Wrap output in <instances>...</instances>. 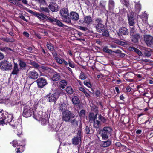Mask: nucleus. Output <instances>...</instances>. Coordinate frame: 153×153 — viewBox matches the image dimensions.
Segmentation results:
<instances>
[{"label":"nucleus","mask_w":153,"mask_h":153,"mask_svg":"<svg viewBox=\"0 0 153 153\" xmlns=\"http://www.w3.org/2000/svg\"><path fill=\"white\" fill-rule=\"evenodd\" d=\"M81 132L80 130H79L77 133L76 137H74L72 139V143L74 145H77L79 144L81 141Z\"/></svg>","instance_id":"10"},{"label":"nucleus","mask_w":153,"mask_h":153,"mask_svg":"<svg viewBox=\"0 0 153 153\" xmlns=\"http://www.w3.org/2000/svg\"><path fill=\"white\" fill-rule=\"evenodd\" d=\"M117 34L119 36L127 35L129 34V31L127 28L122 27L119 29Z\"/></svg>","instance_id":"15"},{"label":"nucleus","mask_w":153,"mask_h":153,"mask_svg":"<svg viewBox=\"0 0 153 153\" xmlns=\"http://www.w3.org/2000/svg\"><path fill=\"white\" fill-rule=\"evenodd\" d=\"M24 35L26 37H28L29 36V34L27 32H24L23 33Z\"/></svg>","instance_id":"61"},{"label":"nucleus","mask_w":153,"mask_h":153,"mask_svg":"<svg viewBox=\"0 0 153 153\" xmlns=\"http://www.w3.org/2000/svg\"><path fill=\"white\" fill-rule=\"evenodd\" d=\"M52 51V54H53V56L55 57H56L57 55V53L56 52L54 51Z\"/></svg>","instance_id":"63"},{"label":"nucleus","mask_w":153,"mask_h":153,"mask_svg":"<svg viewBox=\"0 0 153 153\" xmlns=\"http://www.w3.org/2000/svg\"><path fill=\"white\" fill-rule=\"evenodd\" d=\"M47 47L51 51H53L54 50V48L52 44L50 43H47Z\"/></svg>","instance_id":"33"},{"label":"nucleus","mask_w":153,"mask_h":153,"mask_svg":"<svg viewBox=\"0 0 153 153\" xmlns=\"http://www.w3.org/2000/svg\"><path fill=\"white\" fill-rule=\"evenodd\" d=\"M66 91L69 94H71L73 92V90L70 86H68L66 88Z\"/></svg>","instance_id":"30"},{"label":"nucleus","mask_w":153,"mask_h":153,"mask_svg":"<svg viewBox=\"0 0 153 153\" xmlns=\"http://www.w3.org/2000/svg\"><path fill=\"white\" fill-rule=\"evenodd\" d=\"M135 18L131 19L130 20H128L129 25L131 26H133L135 23Z\"/></svg>","instance_id":"35"},{"label":"nucleus","mask_w":153,"mask_h":153,"mask_svg":"<svg viewBox=\"0 0 153 153\" xmlns=\"http://www.w3.org/2000/svg\"><path fill=\"white\" fill-rule=\"evenodd\" d=\"M87 78V76L85 74L82 72H81L79 76V78L82 80H85Z\"/></svg>","instance_id":"37"},{"label":"nucleus","mask_w":153,"mask_h":153,"mask_svg":"<svg viewBox=\"0 0 153 153\" xmlns=\"http://www.w3.org/2000/svg\"><path fill=\"white\" fill-rule=\"evenodd\" d=\"M68 19H69V22H67V23H71V20L73 21H77L79 19V16L78 13L75 12L71 11L69 13V16L68 17Z\"/></svg>","instance_id":"9"},{"label":"nucleus","mask_w":153,"mask_h":153,"mask_svg":"<svg viewBox=\"0 0 153 153\" xmlns=\"http://www.w3.org/2000/svg\"><path fill=\"white\" fill-rule=\"evenodd\" d=\"M144 54L147 57H149L151 56L150 52L147 50L145 51Z\"/></svg>","instance_id":"46"},{"label":"nucleus","mask_w":153,"mask_h":153,"mask_svg":"<svg viewBox=\"0 0 153 153\" xmlns=\"http://www.w3.org/2000/svg\"><path fill=\"white\" fill-rule=\"evenodd\" d=\"M0 50L6 52L10 50L13 51V50L11 48L7 47H0Z\"/></svg>","instance_id":"32"},{"label":"nucleus","mask_w":153,"mask_h":153,"mask_svg":"<svg viewBox=\"0 0 153 153\" xmlns=\"http://www.w3.org/2000/svg\"><path fill=\"white\" fill-rule=\"evenodd\" d=\"M26 49H27L29 52L32 53L33 52V48L31 47L27 46L26 48Z\"/></svg>","instance_id":"50"},{"label":"nucleus","mask_w":153,"mask_h":153,"mask_svg":"<svg viewBox=\"0 0 153 153\" xmlns=\"http://www.w3.org/2000/svg\"><path fill=\"white\" fill-rule=\"evenodd\" d=\"M59 96V93L56 92L53 94L49 93L45 96L47 102L50 103H55Z\"/></svg>","instance_id":"4"},{"label":"nucleus","mask_w":153,"mask_h":153,"mask_svg":"<svg viewBox=\"0 0 153 153\" xmlns=\"http://www.w3.org/2000/svg\"><path fill=\"white\" fill-rule=\"evenodd\" d=\"M29 77L33 79H36L39 76L38 73L35 71H31L28 73Z\"/></svg>","instance_id":"18"},{"label":"nucleus","mask_w":153,"mask_h":153,"mask_svg":"<svg viewBox=\"0 0 153 153\" xmlns=\"http://www.w3.org/2000/svg\"><path fill=\"white\" fill-rule=\"evenodd\" d=\"M12 143L13 146L14 147H16V145L17 144V141L16 140H14L13 141Z\"/></svg>","instance_id":"60"},{"label":"nucleus","mask_w":153,"mask_h":153,"mask_svg":"<svg viewBox=\"0 0 153 153\" xmlns=\"http://www.w3.org/2000/svg\"><path fill=\"white\" fill-rule=\"evenodd\" d=\"M13 118V114H9L8 115L7 117L5 118V120L8 123H9L12 122V120H14Z\"/></svg>","instance_id":"26"},{"label":"nucleus","mask_w":153,"mask_h":153,"mask_svg":"<svg viewBox=\"0 0 153 153\" xmlns=\"http://www.w3.org/2000/svg\"><path fill=\"white\" fill-rule=\"evenodd\" d=\"M35 1L38 3H39L41 4H43L44 3H45V0H34Z\"/></svg>","instance_id":"52"},{"label":"nucleus","mask_w":153,"mask_h":153,"mask_svg":"<svg viewBox=\"0 0 153 153\" xmlns=\"http://www.w3.org/2000/svg\"><path fill=\"white\" fill-rule=\"evenodd\" d=\"M68 64L69 66L71 68H74L75 66L74 63L71 61H68Z\"/></svg>","instance_id":"47"},{"label":"nucleus","mask_w":153,"mask_h":153,"mask_svg":"<svg viewBox=\"0 0 153 153\" xmlns=\"http://www.w3.org/2000/svg\"><path fill=\"white\" fill-rule=\"evenodd\" d=\"M69 122H70L71 126L74 128H76L78 126L79 120L75 117L71 119Z\"/></svg>","instance_id":"19"},{"label":"nucleus","mask_w":153,"mask_h":153,"mask_svg":"<svg viewBox=\"0 0 153 153\" xmlns=\"http://www.w3.org/2000/svg\"><path fill=\"white\" fill-rule=\"evenodd\" d=\"M102 23V22L100 18H97L95 19L94 26L96 30L99 33H102L106 27Z\"/></svg>","instance_id":"3"},{"label":"nucleus","mask_w":153,"mask_h":153,"mask_svg":"<svg viewBox=\"0 0 153 153\" xmlns=\"http://www.w3.org/2000/svg\"><path fill=\"white\" fill-rule=\"evenodd\" d=\"M36 81L39 88H42L48 84L46 80L43 78H39Z\"/></svg>","instance_id":"11"},{"label":"nucleus","mask_w":153,"mask_h":153,"mask_svg":"<svg viewBox=\"0 0 153 153\" xmlns=\"http://www.w3.org/2000/svg\"><path fill=\"white\" fill-rule=\"evenodd\" d=\"M85 115V111L84 110H82L80 111L79 113V116L81 117H84Z\"/></svg>","instance_id":"45"},{"label":"nucleus","mask_w":153,"mask_h":153,"mask_svg":"<svg viewBox=\"0 0 153 153\" xmlns=\"http://www.w3.org/2000/svg\"><path fill=\"white\" fill-rule=\"evenodd\" d=\"M103 51L107 53L108 51H110V49H108L107 46H105L102 49Z\"/></svg>","instance_id":"53"},{"label":"nucleus","mask_w":153,"mask_h":153,"mask_svg":"<svg viewBox=\"0 0 153 153\" xmlns=\"http://www.w3.org/2000/svg\"><path fill=\"white\" fill-rule=\"evenodd\" d=\"M111 142L109 140L103 141L101 144V146L103 147H106L109 146L111 144Z\"/></svg>","instance_id":"24"},{"label":"nucleus","mask_w":153,"mask_h":153,"mask_svg":"<svg viewBox=\"0 0 153 153\" xmlns=\"http://www.w3.org/2000/svg\"><path fill=\"white\" fill-rule=\"evenodd\" d=\"M115 42L122 46H124L126 44L125 42L120 40H116L115 41Z\"/></svg>","instance_id":"34"},{"label":"nucleus","mask_w":153,"mask_h":153,"mask_svg":"<svg viewBox=\"0 0 153 153\" xmlns=\"http://www.w3.org/2000/svg\"><path fill=\"white\" fill-rule=\"evenodd\" d=\"M88 118L89 120H94V127L96 128H98L101 125L100 122L105 123L107 120L100 114L97 113L95 115L94 113H90L89 114Z\"/></svg>","instance_id":"1"},{"label":"nucleus","mask_w":153,"mask_h":153,"mask_svg":"<svg viewBox=\"0 0 153 153\" xmlns=\"http://www.w3.org/2000/svg\"><path fill=\"white\" fill-rule=\"evenodd\" d=\"M142 60L144 62H149L150 63L152 62L151 60L148 59H143Z\"/></svg>","instance_id":"57"},{"label":"nucleus","mask_w":153,"mask_h":153,"mask_svg":"<svg viewBox=\"0 0 153 153\" xmlns=\"http://www.w3.org/2000/svg\"><path fill=\"white\" fill-rule=\"evenodd\" d=\"M19 64L20 67V69H24L26 66V63L21 60L19 61Z\"/></svg>","instance_id":"27"},{"label":"nucleus","mask_w":153,"mask_h":153,"mask_svg":"<svg viewBox=\"0 0 153 153\" xmlns=\"http://www.w3.org/2000/svg\"><path fill=\"white\" fill-rule=\"evenodd\" d=\"M136 14L135 13L131 12L130 13L127 14L128 20L134 19L135 18Z\"/></svg>","instance_id":"25"},{"label":"nucleus","mask_w":153,"mask_h":153,"mask_svg":"<svg viewBox=\"0 0 153 153\" xmlns=\"http://www.w3.org/2000/svg\"><path fill=\"white\" fill-rule=\"evenodd\" d=\"M130 34L134 37V39L133 40L134 41V42H136L138 41L137 38L139 37V35L138 34H136L135 33V30L134 27L132 28H131L130 30Z\"/></svg>","instance_id":"17"},{"label":"nucleus","mask_w":153,"mask_h":153,"mask_svg":"<svg viewBox=\"0 0 153 153\" xmlns=\"http://www.w3.org/2000/svg\"><path fill=\"white\" fill-rule=\"evenodd\" d=\"M8 1L16 5V0H9Z\"/></svg>","instance_id":"55"},{"label":"nucleus","mask_w":153,"mask_h":153,"mask_svg":"<svg viewBox=\"0 0 153 153\" xmlns=\"http://www.w3.org/2000/svg\"><path fill=\"white\" fill-rule=\"evenodd\" d=\"M102 35L106 37H108L109 36V34L108 31L107 30L106 28L103 32Z\"/></svg>","instance_id":"38"},{"label":"nucleus","mask_w":153,"mask_h":153,"mask_svg":"<svg viewBox=\"0 0 153 153\" xmlns=\"http://www.w3.org/2000/svg\"><path fill=\"white\" fill-rule=\"evenodd\" d=\"M131 88L130 86H128L126 88V90L127 92H129L131 91Z\"/></svg>","instance_id":"58"},{"label":"nucleus","mask_w":153,"mask_h":153,"mask_svg":"<svg viewBox=\"0 0 153 153\" xmlns=\"http://www.w3.org/2000/svg\"><path fill=\"white\" fill-rule=\"evenodd\" d=\"M134 52L137 53L140 56H142L143 55V54L142 52L138 49L136 48H135Z\"/></svg>","instance_id":"40"},{"label":"nucleus","mask_w":153,"mask_h":153,"mask_svg":"<svg viewBox=\"0 0 153 153\" xmlns=\"http://www.w3.org/2000/svg\"><path fill=\"white\" fill-rule=\"evenodd\" d=\"M54 59L58 63L60 64H62L63 59H62L57 57H55Z\"/></svg>","instance_id":"39"},{"label":"nucleus","mask_w":153,"mask_h":153,"mask_svg":"<svg viewBox=\"0 0 153 153\" xmlns=\"http://www.w3.org/2000/svg\"><path fill=\"white\" fill-rule=\"evenodd\" d=\"M42 125H46L47 122V120L45 118H42L41 120Z\"/></svg>","instance_id":"44"},{"label":"nucleus","mask_w":153,"mask_h":153,"mask_svg":"<svg viewBox=\"0 0 153 153\" xmlns=\"http://www.w3.org/2000/svg\"><path fill=\"white\" fill-rule=\"evenodd\" d=\"M30 63L31 65L35 68H38L39 67V65L38 64L34 61H31L30 62Z\"/></svg>","instance_id":"41"},{"label":"nucleus","mask_w":153,"mask_h":153,"mask_svg":"<svg viewBox=\"0 0 153 153\" xmlns=\"http://www.w3.org/2000/svg\"><path fill=\"white\" fill-rule=\"evenodd\" d=\"M112 130V129L110 127H105L99 131V134L103 140H106L108 138L109 136L111 135Z\"/></svg>","instance_id":"2"},{"label":"nucleus","mask_w":153,"mask_h":153,"mask_svg":"<svg viewBox=\"0 0 153 153\" xmlns=\"http://www.w3.org/2000/svg\"><path fill=\"white\" fill-rule=\"evenodd\" d=\"M20 18L23 19V20L27 22V20L26 19L25 17L23 15H21L19 16Z\"/></svg>","instance_id":"62"},{"label":"nucleus","mask_w":153,"mask_h":153,"mask_svg":"<svg viewBox=\"0 0 153 153\" xmlns=\"http://www.w3.org/2000/svg\"><path fill=\"white\" fill-rule=\"evenodd\" d=\"M67 85V82L66 80H63L59 82V87L62 89H64L65 87Z\"/></svg>","instance_id":"23"},{"label":"nucleus","mask_w":153,"mask_h":153,"mask_svg":"<svg viewBox=\"0 0 153 153\" xmlns=\"http://www.w3.org/2000/svg\"><path fill=\"white\" fill-rule=\"evenodd\" d=\"M39 10L40 12H45L48 13H49L50 11L47 7H40Z\"/></svg>","instance_id":"31"},{"label":"nucleus","mask_w":153,"mask_h":153,"mask_svg":"<svg viewBox=\"0 0 153 153\" xmlns=\"http://www.w3.org/2000/svg\"><path fill=\"white\" fill-rule=\"evenodd\" d=\"M12 68V64L7 60H4L0 62V68L3 71L10 70Z\"/></svg>","instance_id":"6"},{"label":"nucleus","mask_w":153,"mask_h":153,"mask_svg":"<svg viewBox=\"0 0 153 153\" xmlns=\"http://www.w3.org/2000/svg\"><path fill=\"white\" fill-rule=\"evenodd\" d=\"M59 109L61 111H65L67 109V105L64 102H61L59 105Z\"/></svg>","instance_id":"21"},{"label":"nucleus","mask_w":153,"mask_h":153,"mask_svg":"<svg viewBox=\"0 0 153 153\" xmlns=\"http://www.w3.org/2000/svg\"><path fill=\"white\" fill-rule=\"evenodd\" d=\"M46 19H48L52 22H54L55 21V18H52L50 17H48L47 16V17H46Z\"/></svg>","instance_id":"51"},{"label":"nucleus","mask_w":153,"mask_h":153,"mask_svg":"<svg viewBox=\"0 0 153 153\" xmlns=\"http://www.w3.org/2000/svg\"><path fill=\"white\" fill-rule=\"evenodd\" d=\"M60 78V76L59 73L56 72L54 74L51 78L52 80L54 81L59 80Z\"/></svg>","instance_id":"22"},{"label":"nucleus","mask_w":153,"mask_h":153,"mask_svg":"<svg viewBox=\"0 0 153 153\" xmlns=\"http://www.w3.org/2000/svg\"><path fill=\"white\" fill-rule=\"evenodd\" d=\"M83 83L85 85L89 88H91V83L86 80Z\"/></svg>","instance_id":"42"},{"label":"nucleus","mask_w":153,"mask_h":153,"mask_svg":"<svg viewBox=\"0 0 153 153\" xmlns=\"http://www.w3.org/2000/svg\"><path fill=\"white\" fill-rule=\"evenodd\" d=\"M20 68H18V65L16 63H14L13 70L11 73V74L17 75L20 71Z\"/></svg>","instance_id":"20"},{"label":"nucleus","mask_w":153,"mask_h":153,"mask_svg":"<svg viewBox=\"0 0 153 153\" xmlns=\"http://www.w3.org/2000/svg\"><path fill=\"white\" fill-rule=\"evenodd\" d=\"M85 132L86 133L88 134L90 133V128L86 126L85 128Z\"/></svg>","instance_id":"54"},{"label":"nucleus","mask_w":153,"mask_h":153,"mask_svg":"<svg viewBox=\"0 0 153 153\" xmlns=\"http://www.w3.org/2000/svg\"><path fill=\"white\" fill-rule=\"evenodd\" d=\"M79 21L82 23H85L88 25H89L93 22L92 18L89 16H85L83 20H80Z\"/></svg>","instance_id":"16"},{"label":"nucleus","mask_w":153,"mask_h":153,"mask_svg":"<svg viewBox=\"0 0 153 153\" xmlns=\"http://www.w3.org/2000/svg\"><path fill=\"white\" fill-rule=\"evenodd\" d=\"M79 89L80 91H82L84 93L86 91L85 89L82 87H79Z\"/></svg>","instance_id":"56"},{"label":"nucleus","mask_w":153,"mask_h":153,"mask_svg":"<svg viewBox=\"0 0 153 153\" xmlns=\"http://www.w3.org/2000/svg\"><path fill=\"white\" fill-rule=\"evenodd\" d=\"M72 102L74 104L76 105L79 103L80 100L77 97L74 96L72 98Z\"/></svg>","instance_id":"28"},{"label":"nucleus","mask_w":153,"mask_h":153,"mask_svg":"<svg viewBox=\"0 0 153 153\" xmlns=\"http://www.w3.org/2000/svg\"><path fill=\"white\" fill-rule=\"evenodd\" d=\"M144 40L148 46H150L153 43V37L150 35L144 36Z\"/></svg>","instance_id":"12"},{"label":"nucleus","mask_w":153,"mask_h":153,"mask_svg":"<svg viewBox=\"0 0 153 153\" xmlns=\"http://www.w3.org/2000/svg\"><path fill=\"white\" fill-rule=\"evenodd\" d=\"M48 7L52 12H57L59 10V6L57 4L52 2L50 3Z\"/></svg>","instance_id":"13"},{"label":"nucleus","mask_w":153,"mask_h":153,"mask_svg":"<svg viewBox=\"0 0 153 153\" xmlns=\"http://www.w3.org/2000/svg\"><path fill=\"white\" fill-rule=\"evenodd\" d=\"M62 63H63V64L65 66H66L67 65H68V63L64 59H63V60H62Z\"/></svg>","instance_id":"64"},{"label":"nucleus","mask_w":153,"mask_h":153,"mask_svg":"<svg viewBox=\"0 0 153 153\" xmlns=\"http://www.w3.org/2000/svg\"><path fill=\"white\" fill-rule=\"evenodd\" d=\"M142 16L143 18H144V19H144L145 21L147 20L148 15L145 12L143 13L142 15Z\"/></svg>","instance_id":"43"},{"label":"nucleus","mask_w":153,"mask_h":153,"mask_svg":"<svg viewBox=\"0 0 153 153\" xmlns=\"http://www.w3.org/2000/svg\"><path fill=\"white\" fill-rule=\"evenodd\" d=\"M33 113V110L28 105H26L24 109L22 115L25 117H30Z\"/></svg>","instance_id":"8"},{"label":"nucleus","mask_w":153,"mask_h":153,"mask_svg":"<svg viewBox=\"0 0 153 153\" xmlns=\"http://www.w3.org/2000/svg\"><path fill=\"white\" fill-rule=\"evenodd\" d=\"M62 115V120L66 122H69L71 119L75 117V116L69 110L63 111Z\"/></svg>","instance_id":"5"},{"label":"nucleus","mask_w":153,"mask_h":153,"mask_svg":"<svg viewBox=\"0 0 153 153\" xmlns=\"http://www.w3.org/2000/svg\"><path fill=\"white\" fill-rule=\"evenodd\" d=\"M27 11L33 15H34L37 17L38 18L42 19L44 20V19H46V17L47 16L45 15L43 13H39L37 12H34L31 10H28Z\"/></svg>","instance_id":"14"},{"label":"nucleus","mask_w":153,"mask_h":153,"mask_svg":"<svg viewBox=\"0 0 153 153\" xmlns=\"http://www.w3.org/2000/svg\"><path fill=\"white\" fill-rule=\"evenodd\" d=\"M55 23H53L54 24H56L59 27H63L64 25L59 20L56 19H55L54 21Z\"/></svg>","instance_id":"29"},{"label":"nucleus","mask_w":153,"mask_h":153,"mask_svg":"<svg viewBox=\"0 0 153 153\" xmlns=\"http://www.w3.org/2000/svg\"><path fill=\"white\" fill-rule=\"evenodd\" d=\"M135 7L136 10L138 11H140L141 9L140 4L138 3L136 4L135 6Z\"/></svg>","instance_id":"48"},{"label":"nucleus","mask_w":153,"mask_h":153,"mask_svg":"<svg viewBox=\"0 0 153 153\" xmlns=\"http://www.w3.org/2000/svg\"><path fill=\"white\" fill-rule=\"evenodd\" d=\"M4 57V56L3 54L0 52V60L3 59Z\"/></svg>","instance_id":"59"},{"label":"nucleus","mask_w":153,"mask_h":153,"mask_svg":"<svg viewBox=\"0 0 153 153\" xmlns=\"http://www.w3.org/2000/svg\"><path fill=\"white\" fill-rule=\"evenodd\" d=\"M95 94L96 97H100L101 95L100 91L98 90H97L96 91Z\"/></svg>","instance_id":"49"},{"label":"nucleus","mask_w":153,"mask_h":153,"mask_svg":"<svg viewBox=\"0 0 153 153\" xmlns=\"http://www.w3.org/2000/svg\"><path fill=\"white\" fill-rule=\"evenodd\" d=\"M60 14L62 17V19L63 21L66 22H69L70 19H68L69 16L68 10V9L63 8L60 10Z\"/></svg>","instance_id":"7"},{"label":"nucleus","mask_w":153,"mask_h":153,"mask_svg":"<svg viewBox=\"0 0 153 153\" xmlns=\"http://www.w3.org/2000/svg\"><path fill=\"white\" fill-rule=\"evenodd\" d=\"M114 3L113 0H109V6L110 9H112L114 7Z\"/></svg>","instance_id":"36"}]
</instances>
